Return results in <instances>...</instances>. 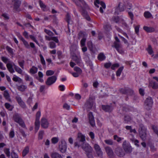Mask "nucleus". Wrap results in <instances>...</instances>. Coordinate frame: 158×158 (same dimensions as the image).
<instances>
[{
  "label": "nucleus",
  "instance_id": "1",
  "mask_svg": "<svg viewBox=\"0 0 158 158\" xmlns=\"http://www.w3.org/2000/svg\"><path fill=\"white\" fill-rule=\"evenodd\" d=\"M74 147H80L85 152V154L89 158H93V156L91 153H92L93 149L89 143L86 142H83L81 144H80L77 141H75L74 143Z\"/></svg>",
  "mask_w": 158,
  "mask_h": 158
},
{
  "label": "nucleus",
  "instance_id": "2",
  "mask_svg": "<svg viewBox=\"0 0 158 158\" xmlns=\"http://www.w3.org/2000/svg\"><path fill=\"white\" fill-rule=\"evenodd\" d=\"M2 60L5 64H6V66L8 71L11 73L15 72L13 68V62L10 60V59L4 56H1Z\"/></svg>",
  "mask_w": 158,
  "mask_h": 158
},
{
  "label": "nucleus",
  "instance_id": "3",
  "mask_svg": "<svg viewBox=\"0 0 158 158\" xmlns=\"http://www.w3.org/2000/svg\"><path fill=\"white\" fill-rule=\"evenodd\" d=\"M94 100L92 98L90 97L87 99L85 104V107L86 110L88 111L92 109L93 107H94Z\"/></svg>",
  "mask_w": 158,
  "mask_h": 158
},
{
  "label": "nucleus",
  "instance_id": "4",
  "mask_svg": "<svg viewBox=\"0 0 158 158\" xmlns=\"http://www.w3.org/2000/svg\"><path fill=\"white\" fill-rule=\"evenodd\" d=\"M13 118L14 121L18 123L20 126L23 128L26 127L24 121L19 114H15L14 115Z\"/></svg>",
  "mask_w": 158,
  "mask_h": 158
},
{
  "label": "nucleus",
  "instance_id": "5",
  "mask_svg": "<svg viewBox=\"0 0 158 158\" xmlns=\"http://www.w3.org/2000/svg\"><path fill=\"white\" fill-rule=\"evenodd\" d=\"M129 2L127 0H122L118 4V7L120 11L123 12L124 11L126 8V7L129 4Z\"/></svg>",
  "mask_w": 158,
  "mask_h": 158
},
{
  "label": "nucleus",
  "instance_id": "6",
  "mask_svg": "<svg viewBox=\"0 0 158 158\" xmlns=\"http://www.w3.org/2000/svg\"><path fill=\"white\" fill-rule=\"evenodd\" d=\"M59 151L62 153H65L67 148V143L64 139L61 140L59 145Z\"/></svg>",
  "mask_w": 158,
  "mask_h": 158
},
{
  "label": "nucleus",
  "instance_id": "7",
  "mask_svg": "<svg viewBox=\"0 0 158 158\" xmlns=\"http://www.w3.org/2000/svg\"><path fill=\"white\" fill-rule=\"evenodd\" d=\"M153 103L152 98L151 97H148L145 100L144 106L145 108L148 110H149L152 107Z\"/></svg>",
  "mask_w": 158,
  "mask_h": 158
},
{
  "label": "nucleus",
  "instance_id": "8",
  "mask_svg": "<svg viewBox=\"0 0 158 158\" xmlns=\"http://www.w3.org/2000/svg\"><path fill=\"white\" fill-rule=\"evenodd\" d=\"M123 148L127 153H130L131 152L132 148L130 144L126 140L124 141L123 144Z\"/></svg>",
  "mask_w": 158,
  "mask_h": 158
},
{
  "label": "nucleus",
  "instance_id": "9",
  "mask_svg": "<svg viewBox=\"0 0 158 158\" xmlns=\"http://www.w3.org/2000/svg\"><path fill=\"white\" fill-rule=\"evenodd\" d=\"M94 4L95 6L98 8L99 7V6L98 5L100 4L101 6L100 8L99 11L102 13H103V9H105L106 7L105 3L102 1H100L99 0H95L94 2Z\"/></svg>",
  "mask_w": 158,
  "mask_h": 158
},
{
  "label": "nucleus",
  "instance_id": "10",
  "mask_svg": "<svg viewBox=\"0 0 158 158\" xmlns=\"http://www.w3.org/2000/svg\"><path fill=\"white\" fill-rule=\"evenodd\" d=\"M41 116V112L40 111H38L36 113V115L35 120V130L36 132H37L39 129L40 127V118Z\"/></svg>",
  "mask_w": 158,
  "mask_h": 158
},
{
  "label": "nucleus",
  "instance_id": "11",
  "mask_svg": "<svg viewBox=\"0 0 158 158\" xmlns=\"http://www.w3.org/2000/svg\"><path fill=\"white\" fill-rule=\"evenodd\" d=\"M57 80V77L55 76H52L48 77L45 82L47 85L50 86L54 83Z\"/></svg>",
  "mask_w": 158,
  "mask_h": 158
},
{
  "label": "nucleus",
  "instance_id": "12",
  "mask_svg": "<svg viewBox=\"0 0 158 158\" xmlns=\"http://www.w3.org/2000/svg\"><path fill=\"white\" fill-rule=\"evenodd\" d=\"M94 148L98 156L102 157L103 152L99 145L97 143H94Z\"/></svg>",
  "mask_w": 158,
  "mask_h": 158
},
{
  "label": "nucleus",
  "instance_id": "13",
  "mask_svg": "<svg viewBox=\"0 0 158 158\" xmlns=\"http://www.w3.org/2000/svg\"><path fill=\"white\" fill-rule=\"evenodd\" d=\"M115 152L118 156L120 157H122L125 155L124 152L122 149L119 147H118L115 149Z\"/></svg>",
  "mask_w": 158,
  "mask_h": 158
},
{
  "label": "nucleus",
  "instance_id": "14",
  "mask_svg": "<svg viewBox=\"0 0 158 158\" xmlns=\"http://www.w3.org/2000/svg\"><path fill=\"white\" fill-rule=\"evenodd\" d=\"M76 141L79 143V142H84L85 141V137L81 133H78L77 134Z\"/></svg>",
  "mask_w": 158,
  "mask_h": 158
},
{
  "label": "nucleus",
  "instance_id": "15",
  "mask_svg": "<svg viewBox=\"0 0 158 158\" xmlns=\"http://www.w3.org/2000/svg\"><path fill=\"white\" fill-rule=\"evenodd\" d=\"M41 126L44 128L46 129L48 128L49 123L47 119L45 118H42L41 120Z\"/></svg>",
  "mask_w": 158,
  "mask_h": 158
},
{
  "label": "nucleus",
  "instance_id": "16",
  "mask_svg": "<svg viewBox=\"0 0 158 158\" xmlns=\"http://www.w3.org/2000/svg\"><path fill=\"white\" fill-rule=\"evenodd\" d=\"M114 47L115 48L118 52L120 54H122L124 53V51L121 44H118L116 43H115V45L114 46Z\"/></svg>",
  "mask_w": 158,
  "mask_h": 158
},
{
  "label": "nucleus",
  "instance_id": "17",
  "mask_svg": "<svg viewBox=\"0 0 158 158\" xmlns=\"http://www.w3.org/2000/svg\"><path fill=\"white\" fill-rule=\"evenodd\" d=\"M105 151L110 157H112L114 156V152L112 148L109 146L105 148Z\"/></svg>",
  "mask_w": 158,
  "mask_h": 158
},
{
  "label": "nucleus",
  "instance_id": "18",
  "mask_svg": "<svg viewBox=\"0 0 158 158\" xmlns=\"http://www.w3.org/2000/svg\"><path fill=\"white\" fill-rule=\"evenodd\" d=\"M88 116L90 125L93 127L95 125L94 118L91 112H89L88 114Z\"/></svg>",
  "mask_w": 158,
  "mask_h": 158
},
{
  "label": "nucleus",
  "instance_id": "19",
  "mask_svg": "<svg viewBox=\"0 0 158 158\" xmlns=\"http://www.w3.org/2000/svg\"><path fill=\"white\" fill-rule=\"evenodd\" d=\"M72 59L78 64L81 62V57L80 56H77L76 55H74L72 56Z\"/></svg>",
  "mask_w": 158,
  "mask_h": 158
},
{
  "label": "nucleus",
  "instance_id": "20",
  "mask_svg": "<svg viewBox=\"0 0 158 158\" xmlns=\"http://www.w3.org/2000/svg\"><path fill=\"white\" fill-rule=\"evenodd\" d=\"M149 86L151 87L153 89H156L158 88V83L153 80H151L149 81Z\"/></svg>",
  "mask_w": 158,
  "mask_h": 158
},
{
  "label": "nucleus",
  "instance_id": "21",
  "mask_svg": "<svg viewBox=\"0 0 158 158\" xmlns=\"http://www.w3.org/2000/svg\"><path fill=\"white\" fill-rule=\"evenodd\" d=\"M139 135L141 139L143 141H145L146 139V131H139Z\"/></svg>",
  "mask_w": 158,
  "mask_h": 158
},
{
  "label": "nucleus",
  "instance_id": "22",
  "mask_svg": "<svg viewBox=\"0 0 158 158\" xmlns=\"http://www.w3.org/2000/svg\"><path fill=\"white\" fill-rule=\"evenodd\" d=\"M13 2L14 3V9L16 10H18V9L21 3V2L19 0H14L13 1Z\"/></svg>",
  "mask_w": 158,
  "mask_h": 158
},
{
  "label": "nucleus",
  "instance_id": "23",
  "mask_svg": "<svg viewBox=\"0 0 158 158\" xmlns=\"http://www.w3.org/2000/svg\"><path fill=\"white\" fill-rule=\"evenodd\" d=\"M102 108L103 110L107 112H111L113 109L112 106L109 105H102Z\"/></svg>",
  "mask_w": 158,
  "mask_h": 158
},
{
  "label": "nucleus",
  "instance_id": "24",
  "mask_svg": "<svg viewBox=\"0 0 158 158\" xmlns=\"http://www.w3.org/2000/svg\"><path fill=\"white\" fill-rule=\"evenodd\" d=\"M3 95L5 98L9 102H10L11 101V100L10 98V95L9 94L7 90H6L4 91Z\"/></svg>",
  "mask_w": 158,
  "mask_h": 158
},
{
  "label": "nucleus",
  "instance_id": "25",
  "mask_svg": "<svg viewBox=\"0 0 158 158\" xmlns=\"http://www.w3.org/2000/svg\"><path fill=\"white\" fill-rule=\"evenodd\" d=\"M14 66V68L15 71L17 72L18 73L22 74V73L23 70H22L18 66L15 65L13 63V67Z\"/></svg>",
  "mask_w": 158,
  "mask_h": 158
},
{
  "label": "nucleus",
  "instance_id": "26",
  "mask_svg": "<svg viewBox=\"0 0 158 158\" xmlns=\"http://www.w3.org/2000/svg\"><path fill=\"white\" fill-rule=\"evenodd\" d=\"M143 28L145 31L148 32H153L155 31V28L151 27H148L147 26H144L143 27Z\"/></svg>",
  "mask_w": 158,
  "mask_h": 158
},
{
  "label": "nucleus",
  "instance_id": "27",
  "mask_svg": "<svg viewBox=\"0 0 158 158\" xmlns=\"http://www.w3.org/2000/svg\"><path fill=\"white\" fill-rule=\"evenodd\" d=\"M51 156L52 158H63L60 154L56 152L52 153Z\"/></svg>",
  "mask_w": 158,
  "mask_h": 158
},
{
  "label": "nucleus",
  "instance_id": "28",
  "mask_svg": "<svg viewBox=\"0 0 158 158\" xmlns=\"http://www.w3.org/2000/svg\"><path fill=\"white\" fill-rule=\"evenodd\" d=\"M29 147L27 146L26 147L23 149L22 152V156H25L29 152Z\"/></svg>",
  "mask_w": 158,
  "mask_h": 158
},
{
  "label": "nucleus",
  "instance_id": "29",
  "mask_svg": "<svg viewBox=\"0 0 158 158\" xmlns=\"http://www.w3.org/2000/svg\"><path fill=\"white\" fill-rule=\"evenodd\" d=\"M3 151L4 153L6 155V156L8 158H9L11 155L10 148H5L4 149Z\"/></svg>",
  "mask_w": 158,
  "mask_h": 158
},
{
  "label": "nucleus",
  "instance_id": "30",
  "mask_svg": "<svg viewBox=\"0 0 158 158\" xmlns=\"http://www.w3.org/2000/svg\"><path fill=\"white\" fill-rule=\"evenodd\" d=\"M98 58L99 60L102 61L105 59L106 57L103 53L101 52L98 55Z\"/></svg>",
  "mask_w": 158,
  "mask_h": 158
},
{
  "label": "nucleus",
  "instance_id": "31",
  "mask_svg": "<svg viewBox=\"0 0 158 158\" xmlns=\"http://www.w3.org/2000/svg\"><path fill=\"white\" fill-rule=\"evenodd\" d=\"M17 89L20 91L23 92L27 89V86L25 85H22L18 86Z\"/></svg>",
  "mask_w": 158,
  "mask_h": 158
},
{
  "label": "nucleus",
  "instance_id": "32",
  "mask_svg": "<svg viewBox=\"0 0 158 158\" xmlns=\"http://www.w3.org/2000/svg\"><path fill=\"white\" fill-rule=\"evenodd\" d=\"M59 139V138L58 137H53L51 139V142L52 143L56 144L58 142Z\"/></svg>",
  "mask_w": 158,
  "mask_h": 158
},
{
  "label": "nucleus",
  "instance_id": "33",
  "mask_svg": "<svg viewBox=\"0 0 158 158\" xmlns=\"http://www.w3.org/2000/svg\"><path fill=\"white\" fill-rule=\"evenodd\" d=\"M5 107L10 111L12 110L14 107L10 104L8 103H6L5 104Z\"/></svg>",
  "mask_w": 158,
  "mask_h": 158
},
{
  "label": "nucleus",
  "instance_id": "34",
  "mask_svg": "<svg viewBox=\"0 0 158 158\" xmlns=\"http://www.w3.org/2000/svg\"><path fill=\"white\" fill-rule=\"evenodd\" d=\"M38 71V69L35 67L32 66V68L30 69V72L31 73L34 74L36 73Z\"/></svg>",
  "mask_w": 158,
  "mask_h": 158
},
{
  "label": "nucleus",
  "instance_id": "35",
  "mask_svg": "<svg viewBox=\"0 0 158 158\" xmlns=\"http://www.w3.org/2000/svg\"><path fill=\"white\" fill-rule=\"evenodd\" d=\"M13 81L15 82H21L22 81V80L19 77L15 75H14L13 76V77L12 79Z\"/></svg>",
  "mask_w": 158,
  "mask_h": 158
},
{
  "label": "nucleus",
  "instance_id": "36",
  "mask_svg": "<svg viewBox=\"0 0 158 158\" xmlns=\"http://www.w3.org/2000/svg\"><path fill=\"white\" fill-rule=\"evenodd\" d=\"M6 49L10 54L12 55L14 54L13 49L12 48H11L7 46L6 47Z\"/></svg>",
  "mask_w": 158,
  "mask_h": 158
},
{
  "label": "nucleus",
  "instance_id": "37",
  "mask_svg": "<svg viewBox=\"0 0 158 158\" xmlns=\"http://www.w3.org/2000/svg\"><path fill=\"white\" fill-rule=\"evenodd\" d=\"M123 69V66L120 67L118 69L116 73V75L117 76L119 77Z\"/></svg>",
  "mask_w": 158,
  "mask_h": 158
},
{
  "label": "nucleus",
  "instance_id": "38",
  "mask_svg": "<svg viewBox=\"0 0 158 158\" xmlns=\"http://www.w3.org/2000/svg\"><path fill=\"white\" fill-rule=\"evenodd\" d=\"M49 47L52 49L55 48L56 47V44L53 41L50 42L48 43Z\"/></svg>",
  "mask_w": 158,
  "mask_h": 158
},
{
  "label": "nucleus",
  "instance_id": "39",
  "mask_svg": "<svg viewBox=\"0 0 158 158\" xmlns=\"http://www.w3.org/2000/svg\"><path fill=\"white\" fill-rule=\"evenodd\" d=\"M144 16L146 18H150L152 16L151 14L148 11H146L144 14Z\"/></svg>",
  "mask_w": 158,
  "mask_h": 158
},
{
  "label": "nucleus",
  "instance_id": "40",
  "mask_svg": "<svg viewBox=\"0 0 158 158\" xmlns=\"http://www.w3.org/2000/svg\"><path fill=\"white\" fill-rule=\"evenodd\" d=\"M128 88H122L120 89V92L123 94H128Z\"/></svg>",
  "mask_w": 158,
  "mask_h": 158
},
{
  "label": "nucleus",
  "instance_id": "41",
  "mask_svg": "<svg viewBox=\"0 0 158 158\" xmlns=\"http://www.w3.org/2000/svg\"><path fill=\"white\" fill-rule=\"evenodd\" d=\"M40 61L41 64L44 65V66H46V63L45 62L44 60V57L41 54H40Z\"/></svg>",
  "mask_w": 158,
  "mask_h": 158
},
{
  "label": "nucleus",
  "instance_id": "42",
  "mask_svg": "<svg viewBox=\"0 0 158 158\" xmlns=\"http://www.w3.org/2000/svg\"><path fill=\"white\" fill-rule=\"evenodd\" d=\"M104 142L107 144L109 145H112L113 144V140L111 139H106L104 140Z\"/></svg>",
  "mask_w": 158,
  "mask_h": 158
},
{
  "label": "nucleus",
  "instance_id": "43",
  "mask_svg": "<svg viewBox=\"0 0 158 158\" xmlns=\"http://www.w3.org/2000/svg\"><path fill=\"white\" fill-rule=\"evenodd\" d=\"M54 72L52 70H48L46 72V75L47 76H52L54 74Z\"/></svg>",
  "mask_w": 158,
  "mask_h": 158
},
{
  "label": "nucleus",
  "instance_id": "44",
  "mask_svg": "<svg viewBox=\"0 0 158 158\" xmlns=\"http://www.w3.org/2000/svg\"><path fill=\"white\" fill-rule=\"evenodd\" d=\"M147 51L148 53L150 55H151L153 53V51L152 49V48L150 45L148 46V47L147 49Z\"/></svg>",
  "mask_w": 158,
  "mask_h": 158
},
{
  "label": "nucleus",
  "instance_id": "45",
  "mask_svg": "<svg viewBox=\"0 0 158 158\" xmlns=\"http://www.w3.org/2000/svg\"><path fill=\"white\" fill-rule=\"evenodd\" d=\"M132 5L131 3H129L128 4V5L127 6L126 9L127 11H129L131 10H132Z\"/></svg>",
  "mask_w": 158,
  "mask_h": 158
},
{
  "label": "nucleus",
  "instance_id": "46",
  "mask_svg": "<svg viewBox=\"0 0 158 158\" xmlns=\"http://www.w3.org/2000/svg\"><path fill=\"white\" fill-rule=\"evenodd\" d=\"M15 136V132L13 129H11L9 133V137L10 138H13Z\"/></svg>",
  "mask_w": 158,
  "mask_h": 158
},
{
  "label": "nucleus",
  "instance_id": "47",
  "mask_svg": "<svg viewBox=\"0 0 158 158\" xmlns=\"http://www.w3.org/2000/svg\"><path fill=\"white\" fill-rule=\"evenodd\" d=\"M114 140H116L118 142H119L121 141L122 139H123V138L118 137L117 135H115L114 136Z\"/></svg>",
  "mask_w": 158,
  "mask_h": 158
},
{
  "label": "nucleus",
  "instance_id": "48",
  "mask_svg": "<svg viewBox=\"0 0 158 158\" xmlns=\"http://www.w3.org/2000/svg\"><path fill=\"white\" fill-rule=\"evenodd\" d=\"M131 120V117L129 116H125L124 117V121L126 123L130 122Z\"/></svg>",
  "mask_w": 158,
  "mask_h": 158
},
{
  "label": "nucleus",
  "instance_id": "49",
  "mask_svg": "<svg viewBox=\"0 0 158 158\" xmlns=\"http://www.w3.org/2000/svg\"><path fill=\"white\" fill-rule=\"evenodd\" d=\"M44 133V131H40L39 133L38 138L40 139H43V135Z\"/></svg>",
  "mask_w": 158,
  "mask_h": 158
},
{
  "label": "nucleus",
  "instance_id": "50",
  "mask_svg": "<svg viewBox=\"0 0 158 158\" xmlns=\"http://www.w3.org/2000/svg\"><path fill=\"white\" fill-rule=\"evenodd\" d=\"M74 70L77 72V73H79L80 74H81L82 73V70L79 67H75L74 68Z\"/></svg>",
  "mask_w": 158,
  "mask_h": 158
},
{
  "label": "nucleus",
  "instance_id": "51",
  "mask_svg": "<svg viewBox=\"0 0 158 158\" xmlns=\"http://www.w3.org/2000/svg\"><path fill=\"white\" fill-rule=\"evenodd\" d=\"M44 31L49 36H53L54 35L53 33L50 30L45 29Z\"/></svg>",
  "mask_w": 158,
  "mask_h": 158
},
{
  "label": "nucleus",
  "instance_id": "52",
  "mask_svg": "<svg viewBox=\"0 0 158 158\" xmlns=\"http://www.w3.org/2000/svg\"><path fill=\"white\" fill-rule=\"evenodd\" d=\"M131 140L137 147H139V145L138 144L139 142L138 140L134 139H131Z\"/></svg>",
  "mask_w": 158,
  "mask_h": 158
},
{
  "label": "nucleus",
  "instance_id": "53",
  "mask_svg": "<svg viewBox=\"0 0 158 158\" xmlns=\"http://www.w3.org/2000/svg\"><path fill=\"white\" fill-rule=\"evenodd\" d=\"M86 39L85 38H83L81 41V46L82 47L85 46V42L86 41Z\"/></svg>",
  "mask_w": 158,
  "mask_h": 158
},
{
  "label": "nucleus",
  "instance_id": "54",
  "mask_svg": "<svg viewBox=\"0 0 158 158\" xmlns=\"http://www.w3.org/2000/svg\"><path fill=\"white\" fill-rule=\"evenodd\" d=\"M25 80L26 81H32V79H33L31 77H30L27 74L25 75Z\"/></svg>",
  "mask_w": 158,
  "mask_h": 158
},
{
  "label": "nucleus",
  "instance_id": "55",
  "mask_svg": "<svg viewBox=\"0 0 158 158\" xmlns=\"http://www.w3.org/2000/svg\"><path fill=\"white\" fill-rule=\"evenodd\" d=\"M146 131V129L144 126L142 124H141L139 126V131Z\"/></svg>",
  "mask_w": 158,
  "mask_h": 158
},
{
  "label": "nucleus",
  "instance_id": "56",
  "mask_svg": "<svg viewBox=\"0 0 158 158\" xmlns=\"http://www.w3.org/2000/svg\"><path fill=\"white\" fill-rule=\"evenodd\" d=\"M11 156L12 158H18V156L17 154L14 151L11 152Z\"/></svg>",
  "mask_w": 158,
  "mask_h": 158
},
{
  "label": "nucleus",
  "instance_id": "57",
  "mask_svg": "<svg viewBox=\"0 0 158 158\" xmlns=\"http://www.w3.org/2000/svg\"><path fill=\"white\" fill-rule=\"evenodd\" d=\"M18 64L19 66L22 69H24V61L22 60V61H18Z\"/></svg>",
  "mask_w": 158,
  "mask_h": 158
},
{
  "label": "nucleus",
  "instance_id": "58",
  "mask_svg": "<svg viewBox=\"0 0 158 158\" xmlns=\"http://www.w3.org/2000/svg\"><path fill=\"white\" fill-rule=\"evenodd\" d=\"M119 66V65L118 63H116L111 65V69L113 70H114L115 68L118 67Z\"/></svg>",
  "mask_w": 158,
  "mask_h": 158
},
{
  "label": "nucleus",
  "instance_id": "59",
  "mask_svg": "<svg viewBox=\"0 0 158 158\" xmlns=\"http://www.w3.org/2000/svg\"><path fill=\"white\" fill-rule=\"evenodd\" d=\"M22 42L26 48H30V46L28 43L25 40H23Z\"/></svg>",
  "mask_w": 158,
  "mask_h": 158
},
{
  "label": "nucleus",
  "instance_id": "60",
  "mask_svg": "<svg viewBox=\"0 0 158 158\" xmlns=\"http://www.w3.org/2000/svg\"><path fill=\"white\" fill-rule=\"evenodd\" d=\"M71 18L69 14L67 13L66 16V20L68 23V24H69V22L70 21Z\"/></svg>",
  "mask_w": 158,
  "mask_h": 158
},
{
  "label": "nucleus",
  "instance_id": "61",
  "mask_svg": "<svg viewBox=\"0 0 158 158\" xmlns=\"http://www.w3.org/2000/svg\"><path fill=\"white\" fill-rule=\"evenodd\" d=\"M88 46L90 49H92L93 48V45L92 42L89 41L87 43Z\"/></svg>",
  "mask_w": 158,
  "mask_h": 158
},
{
  "label": "nucleus",
  "instance_id": "62",
  "mask_svg": "<svg viewBox=\"0 0 158 158\" xmlns=\"http://www.w3.org/2000/svg\"><path fill=\"white\" fill-rule=\"evenodd\" d=\"M128 15L130 17L131 20L133 21L134 19V15L133 13L131 11H128Z\"/></svg>",
  "mask_w": 158,
  "mask_h": 158
},
{
  "label": "nucleus",
  "instance_id": "63",
  "mask_svg": "<svg viewBox=\"0 0 158 158\" xmlns=\"http://www.w3.org/2000/svg\"><path fill=\"white\" fill-rule=\"evenodd\" d=\"M111 63L110 62L106 63L104 65V67L106 69H108L110 68V67H111Z\"/></svg>",
  "mask_w": 158,
  "mask_h": 158
},
{
  "label": "nucleus",
  "instance_id": "64",
  "mask_svg": "<svg viewBox=\"0 0 158 158\" xmlns=\"http://www.w3.org/2000/svg\"><path fill=\"white\" fill-rule=\"evenodd\" d=\"M79 1L82 4L84 7H88L87 4L84 1V0H79Z\"/></svg>",
  "mask_w": 158,
  "mask_h": 158
}]
</instances>
